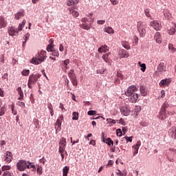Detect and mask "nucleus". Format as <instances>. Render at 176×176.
Listing matches in <instances>:
<instances>
[{"label":"nucleus","instance_id":"obj_42","mask_svg":"<svg viewBox=\"0 0 176 176\" xmlns=\"http://www.w3.org/2000/svg\"><path fill=\"white\" fill-rule=\"evenodd\" d=\"M65 151V146H59V153H64Z\"/></svg>","mask_w":176,"mask_h":176},{"label":"nucleus","instance_id":"obj_19","mask_svg":"<svg viewBox=\"0 0 176 176\" xmlns=\"http://www.w3.org/2000/svg\"><path fill=\"white\" fill-rule=\"evenodd\" d=\"M171 80H170V79L166 78V79L162 80L160 82V86H168Z\"/></svg>","mask_w":176,"mask_h":176},{"label":"nucleus","instance_id":"obj_27","mask_svg":"<svg viewBox=\"0 0 176 176\" xmlns=\"http://www.w3.org/2000/svg\"><path fill=\"white\" fill-rule=\"evenodd\" d=\"M116 174L119 176H126L127 175V172L126 170L121 171L120 170H117Z\"/></svg>","mask_w":176,"mask_h":176},{"label":"nucleus","instance_id":"obj_46","mask_svg":"<svg viewBox=\"0 0 176 176\" xmlns=\"http://www.w3.org/2000/svg\"><path fill=\"white\" fill-rule=\"evenodd\" d=\"M70 12H72V16H74V17H78V16H79V12L76 11L70 10Z\"/></svg>","mask_w":176,"mask_h":176},{"label":"nucleus","instance_id":"obj_34","mask_svg":"<svg viewBox=\"0 0 176 176\" xmlns=\"http://www.w3.org/2000/svg\"><path fill=\"white\" fill-rule=\"evenodd\" d=\"M12 168V166L9 165H4L1 167V170L2 171H8V170H10Z\"/></svg>","mask_w":176,"mask_h":176},{"label":"nucleus","instance_id":"obj_54","mask_svg":"<svg viewBox=\"0 0 176 176\" xmlns=\"http://www.w3.org/2000/svg\"><path fill=\"white\" fill-rule=\"evenodd\" d=\"M97 23H98V24H99L100 25H102L103 24H105V21H104V20H100V21H98Z\"/></svg>","mask_w":176,"mask_h":176},{"label":"nucleus","instance_id":"obj_50","mask_svg":"<svg viewBox=\"0 0 176 176\" xmlns=\"http://www.w3.org/2000/svg\"><path fill=\"white\" fill-rule=\"evenodd\" d=\"M125 140H126V141H127V142H133V136H131V137H127V136H126V137H125Z\"/></svg>","mask_w":176,"mask_h":176},{"label":"nucleus","instance_id":"obj_55","mask_svg":"<svg viewBox=\"0 0 176 176\" xmlns=\"http://www.w3.org/2000/svg\"><path fill=\"white\" fill-rule=\"evenodd\" d=\"M59 107L62 109L63 112H64V111H67V109H65V108L64 107L63 103H60Z\"/></svg>","mask_w":176,"mask_h":176},{"label":"nucleus","instance_id":"obj_49","mask_svg":"<svg viewBox=\"0 0 176 176\" xmlns=\"http://www.w3.org/2000/svg\"><path fill=\"white\" fill-rule=\"evenodd\" d=\"M168 49L170 50H172L173 53H174L175 52V48H174V47L173 46V44L168 45Z\"/></svg>","mask_w":176,"mask_h":176},{"label":"nucleus","instance_id":"obj_62","mask_svg":"<svg viewBox=\"0 0 176 176\" xmlns=\"http://www.w3.org/2000/svg\"><path fill=\"white\" fill-rule=\"evenodd\" d=\"M122 131L124 133V135L126 134V133H127V128L125 126L122 127Z\"/></svg>","mask_w":176,"mask_h":176},{"label":"nucleus","instance_id":"obj_51","mask_svg":"<svg viewBox=\"0 0 176 176\" xmlns=\"http://www.w3.org/2000/svg\"><path fill=\"white\" fill-rule=\"evenodd\" d=\"M122 46L123 47H124V49H126L127 50H129V49H131L130 46L127 43L122 44Z\"/></svg>","mask_w":176,"mask_h":176},{"label":"nucleus","instance_id":"obj_61","mask_svg":"<svg viewBox=\"0 0 176 176\" xmlns=\"http://www.w3.org/2000/svg\"><path fill=\"white\" fill-rule=\"evenodd\" d=\"M107 166H113V162L112 160H109Z\"/></svg>","mask_w":176,"mask_h":176},{"label":"nucleus","instance_id":"obj_44","mask_svg":"<svg viewBox=\"0 0 176 176\" xmlns=\"http://www.w3.org/2000/svg\"><path fill=\"white\" fill-rule=\"evenodd\" d=\"M116 133H117L118 137H122V135L123 134V132H122V129H118L116 130Z\"/></svg>","mask_w":176,"mask_h":176},{"label":"nucleus","instance_id":"obj_43","mask_svg":"<svg viewBox=\"0 0 176 176\" xmlns=\"http://www.w3.org/2000/svg\"><path fill=\"white\" fill-rule=\"evenodd\" d=\"M68 64H69V59H66L63 61V65L65 67L66 69H68V67H67Z\"/></svg>","mask_w":176,"mask_h":176},{"label":"nucleus","instance_id":"obj_37","mask_svg":"<svg viewBox=\"0 0 176 176\" xmlns=\"http://www.w3.org/2000/svg\"><path fill=\"white\" fill-rule=\"evenodd\" d=\"M106 144H107L109 146H111V145H113V141H112L111 138H108L106 139Z\"/></svg>","mask_w":176,"mask_h":176},{"label":"nucleus","instance_id":"obj_5","mask_svg":"<svg viewBox=\"0 0 176 176\" xmlns=\"http://www.w3.org/2000/svg\"><path fill=\"white\" fill-rule=\"evenodd\" d=\"M168 108V103L165 102L160 110L158 118L160 119V120H164V119L167 118V113L166 112V109Z\"/></svg>","mask_w":176,"mask_h":176},{"label":"nucleus","instance_id":"obj_29","mask_svg":"<svg viewBox=\"0 0 176 176\" xmlns=\"http://www.w3.org/2000/svg\"><path fill=\"white\" fill-rule=\"evenodd\" d=\"M138 64L141 67L140 70L142 72H145V70L146 69V65H145V63H141V62H138Z\"/></svg>","mask_w":176,"mask_h":176},{"label":"nucleus","instance_id":"obj_40","mask_svg":"<svg viewBox=\"0 0 176 176\" xmlns=\"http://www.w3.org/2000/svg\"><path fill=\"white\" fill-rule=\"evenodd\" d=\"M97 113L96 111L90 110L87 112V115L89 116H93L94 115H96Z\"/></svg>","mask_w":176,"mask_h":176},{"label":"nucleus","instance_id":"obj_6","mask_svg":"<svg viewBox=\"0 0 176 176\" xmlns=\"http://www.w3.org/2000/svg\"><path fill=\"white\" fill-rule=\"evenodd\" d=\"M30 162L25 160H19L16 164V168L19 171H25L26 168H30Z\"/></svg>","mask_w":176,"mask_h":176},{"label":"nucleus","instance_id":"obj_35","mask_svg":"<svg viewBox=\"0 0 176 176\" xmlns=\"http://www.w3.org/2000/svg\"><path fill=\"white\" fill-rule=\"evenodd\" d=\"M5 112H6V108L3 106L0 108V116H3V115H5Z\"/></svg>","mask_w":176,"mask_h":176},{"label":"nucleus","instance_id":"obj_58","mask_svg":"<svg viewBox=\"0 0 176 176\" xmlns=\"http://www.w3.org/2000/svg\"><path fill=\"white\" fill-rule=\"evenodd\" d=\"M59 50H60V52H63L64 51V46L63 45V44H60Z\"/></svg>","mask_w":176,"mask_h":176},{"label":"nucleus","instance_id":"obj_12","mask_svg":"<svg viewBox=\"0 0 176 176\" xmlns=\"http://www.w3.org/2000/svg\"><path fill=\"white\" fill-rule=\"evenodd\" d=\"M12 160H13V155L12 154L11 152L7 151L6 154L5 155L4 162H6V163H8L9 164Z\"/></svg>","mask_w":176,"mask_h":176},{"label":"nucleus","instance_id":"obj_23","mask_svg":"<svg viewBox=\"0 0 176 176\" xmlns=\"http://www.w3.org/2000/svg\"><path fill=\"white\" fill-rule=\"evenodd\" d=\"M59 146H67V140L65 138H62L59 140Z\"/></svg>","mask_w":176,"mask_h":176},{"label":"nucleus","instance_id":"obj_22","mask_svg":"<svg viewBox=\"0 0 176 176\" xmlns=\"http://www.w3.org/2000/svg\"><path fill=\"white\" fill-rule=\"evenodd\" d=\"M140 93L142 96H145L146 94H148V91L146 90V88L144 85L140 86Z\"/></svg>","mask_w":176,"mask_h":176},{"label":"nucleus","instance_id":"obj_36","mask_svg":"<svg viewBox=\"0 0 176 176\" xmlns=\"http://www.w3.org/2000/svg\"><path fill=\"white\" fill-rule=\"evenodd\" d=\"M21 74L23 76H28V75H30V69H23Z\"/></svg>","mask_w":176,"mask_h":176},{"label":"nucleus","instance_id":"obj_39","mask_svg":"<svg viewBox=\"0 0 176 176\" xmlns=\"http://www.w3.org/2000/svg\"><path fill=\"white\" fill-rule=\"evenodd\" d=\"M10 108L12 109L13 115H17V111L14 110V104H11Z\"/></svg>","mask_w":176,"mask_h":176},{"label":"nucleus","instance_id":"obj_2","mask_svg":"<svg viewBox=\"0 0 176 176\" xmlns=\"http://www.w3.org/2000/svg\"><path fill=\"white\" fill-rule=\"evenodd\" d=\"M90 21H89V19L87 18H82L81 19L82 23H84L80 25L81 28H83V30H86L87 31H89L90 28H91V24L94 23V18L93 17V14H89V16Z\"/></svg>","mask_w":176,"mask_h":176},{"label":"nucleus","instance_id":"obj_3","mask_svg":"<svg viewBox=\"0 0 176 176\" xmlns=\"http://www.w3.org/2000/svg\"><path fill=\"white\" fill-rule=\"evenodd\" d=\"M46 59V51H41L40 53H38L36 58H33L31 60L32 64L34 65H38L41 64L43 61H45Z\"/></svg>","mask_w":176,"mask_h":176},{"label":"nucleus","instance_id":"obj_21","mask_svg":"<svg viewBox=\"0 0 176 176\" xmlns=\"http://www.w3.org/2000/svg\"><path fill=\"white\" fill-rule=\"evenodd\" d=\"M18 94L19 95V97L18 98V100H23L24 98V92H23V90H21V87H19L17 88Z\"/></svg>","mask_w":176,"mask_h":176},{"label":"nucleus","instance_id":"obj_16","mask_svg":"<svg viewBox=\"0 0 176 176\" xmlns=\"http://www.w3.org/2000/svg\"><path fill=\"white\" fill-rule=\"evenodd\" d=\"M157 72H166V65H164V63L161 62L157 69Z\"/></svg>","mask_w":176,"mask_h":176},{"label":"nucleus","instance_id":"obj_59","mask_svg":"<svg viewBox=\"0 0 176 176\" xmlns=\"http://www.w3.org/2000/svg\"><path fill=\"white\" fill-rule=\"evenodd\" d=\"M53 54L52 55L54 56L55 57H58L59 54H58V52H56V51H53Z\"/></svg>","mask_w":176,"mask_h":176},{"label":"nucleus","instance_id":"obj_30","mask_svg":"<svg viewBox=\"0 0 176 176\" xmlns=\"http://www.w3.org/2000/svg\"><path fill=\"white\" fill-rule=\"evenodd\" d=\"M72 120H78V119H79V113L78 112L74 111L72 113Z\"/></svg>","mask_w":176,"mask_h":176},{"label":"nucleus","instance_id":"obj_4","mask_svg":"<svg viewBox=\"0 0 176 176\" xmlns=\"http://www.w3.org/2000/svg\"><path fill=\"white\" fill-rule=\"evenodd\" d=\"M137 31L141 38H144L146 34V24L142 21H139L137 23Z\"/></svg>","mask_w":176,"mask_h":176},{"label":"nucleus","instance_id":"obj_26","mask_svg":"<svg viewBox=\"0 0 176 176\" xmlns=\"http://www.w3.org/2000/svg\"><path fill=\"white\" fill-rule=\"evenodd\" d=\"M25 25V19H23L22 23L19 25L17 31H23V28Z\"/></svg>","mask_w":176,"mask_h":176},{"label":"nucleus","instance_id":"obj_64","mask_svg":"<svg viewBox=\"0 0 176 176\" xmlns=\"http://www.w3.org/2000/svg\"><path fill=\"white\" fill-rule=\"evenodd\" d=\"M96 74H104V70H102V69H98L96 71Z\"/></svg>","mask_w":176,"mask_h":176},{"label":"nucleus","instance_id":"obj_9","mask_svg":"<svg viewBox=\"0 0 176 176\" xmlns=\"http://www.w3.org/2000/svg\"><path fill=\"white\" fill-rule=\"evenodd\" d=\"M8 32L10 36H17L19 35V30L13 26L8 27Z\"/></svg>","mask_w":176,"mask_h":176},{"label":"nucleus","instance_id":"obj_52","mask_svg":"<svg viewBox=\"0 0 176 176\" xmlns=\"http://www.w3.org/2000/svg\"><path fill=\"white\" fill-rule=\"evenodd\" d=\"M119 123H120V124H122V126H126V122H124V120H123V118H120V119Z\"/></svg>","mask_w":176,"mask_h":176},{"label":"nucleus","instance_id":"obj_47","mask_svg":"<svg viewBox=\"0 0 176 176\" xmlns=\"http://www.w3.org/2000/svg\"><path fill=\"white\" fill-rule=\"evenodd\" d=\"M34 124H36V129H40L41 126L39 125V120L35 119L34 120Z\"/></svg>","mask_w":176,"mask_h":176},{"label":"nucleus","instance_id":"obj_53","mask_svg":"<svg viewBox=\"0 0 176 176\" xmlns=\"http://www.w3.org/2000/svg\"><path fill=\"white\" fill-rule=\"evenodd\" d=\"M110 1L111 2L112 5H118L119 3V1H118L117 0H110Z\"/></svg>","mask_w":176,"mask_h":176},{"label":"nucleus","instance_id":"obj_18","mask_svg":"<svg viewBox=\"0 0 176 176\" xmlns=\"http://www.w3.org/2000/svg\"><path fill=\"white\" fill-rule=\"evenodd\" d=\"M25 14L24 10H21L14 14L16 20H20Z\"/></svg>","mask_w":176,"mask_h":176},{"label":"nucleus","instance_id":"obj_8","mask_svg":"<svg viewBox=\"0 0 176 176\" xmlns=\"http://www.w3.org/2000/svg\"><path fill=\"white\" fill-rule=\"evenodd\" d=\"M67 75L73 86H75L76 87V86H78V80L76 79V74H75V72L74 71V69H70L68 72Z\"/></svg>","mask_w":176,"mask_h":176},{"label":"nucleus","instance_id":"obj_10","mask_svg":"<svg viewBox=\"0 0 176 176\" xmlns=\"http://www.w3.org/2000/svg\"><path fill=\"white\" fill-rule=\"evenodd\" d=\"M64 119V117L63 116H60L57 119L56 123H55V129L56 131H61V123H63V120Z\"/></svg>","mask_w":176,"mask_h":176},{"label":"nucleus","instance_id":"obj_11","mask_svg":"<svg viewBox=\"0 0 176 176\" xmlns=\"http://www.w3.org/2000/svg\"><path fill=\"white\" fill-rule=\"evenodd\" d=\"M150 25L151 27H153V28L155 31H160V28H162V24L160 23V21H151L150 23Z\"/></svg>","mask_w":176,"mask_h":176},{"label":"nucleus","instance_id":"obj_15","mask_svg":"<svg viewBox=\"0 0 176 176\" xmlns=\"http://www.w3.org/2000/svg\"><path fill=\"white\" fill-rule=\"evenodd\" d=\"M50 44L47 46V50L48 52H54V41L52 38H50L49 41Z\"/></svg>","mask_w":176,"mask_h":176},{"label":"nucleus","instance_id":"obj_14","mask_svg":"<svg viewBox=\"0 0 176 176\" xmlns=\"http://www.w3.org/2000/svg\"><path fill=\"white\" fill-rule=\"evenodd\" d=\"M122 115L124 116H129L130 115V109L126 107H122L120 108Z\"/></svg>","mask_w":176,"mask_h":176},{"label":"nucleus","instance_id":"obj_48","mask_svg":"<svg viewBox=\"0 0 176 176\" xmlns=\"http://www.w3.org/2000/svg\"><path fill=\"white\" fill-rule=\"evenodd\" d=\"M16 105H19V107H25V103H24L23 102L19 101V102H17Z\"/></svg>","mask_w":176,"mask_h":176},{"label":"nucleus","instance_id":"obj_33","mask_svg":"<svg viewBox=\"0 0 176 176\" xmlns=\"http://www.w3.org/2000/svg\"><path fill=\"white\" fill-rule=\"evenodd\" d=\"M140 146H141V142L138 141L135 145L133 146V148L135 151H138L140 149Z\"/></svg>","mask_w":176,"mask_h":176},{"label":"nucleus","instance_id":"obj_31","mask_svg":"<svg viewBox=\"0 0 176 176\" xmlns=\"http://www.w3.org/2000/svg\"><path fill=\"white\" fill-rule=\"evenodd\" d=\"M109 54H111V53H107L102 56V58H103V60H104V61H105V63H109V59H108V57H109Z\"/></svg>","mask_w":176,"mask_h":176},{"label":"nucleus","instance_id":"obj_41","mask_svg":"<svg viewBox=\"0 0 176 176\" xmlns=\"http://www.w3.org/2000/svg\"><path fill=\"white\" fill-rule=\"evenodd\" d=\"M144 14L146 16V17H148V18H151V13H150V11H149V9H146L144 10Z\"/></svg>","mask_w":176,"mask_h":176},{"label":"nucleus","instance_id":"obj_56","mask_svg":"<svg viewBox=\"0 0 176 176\" xmlns=\"http://www.w3.org/2000/svg\"><path fill=\"white\" fill-rule=\"evenodd\" d=\"M29 168H32V171H35V170H36L35 166L31 164H29Z\"/></svg>","mask_w":176,"mask_h":176},{"label":"nucleus","instance_id":"obj_57","mask_svg":"<svg viewBox=\"0 0 176 176\" xmlns=\"http://www.w3.org/2000/svg\"><path fill=\"white\" fill-rule=\"evenodd\" d=\"M37 173L41 175V174H42V168L41 167H38L37 168Z\"/></svg>","mask_w":176,"mask_h":176},{"label":"nucleus","instance_id":"obj_60","mask_svg":"<svg viewBox=\"0 0 176 176\" xmlns=\"http://www.w3.org/2000/svg\"><path fill=\"white\" fill-rule=\"evenodd\" d=\"M79 143V139H78L76 141L75 140H72V145H75V144H78Z\"/></svg>","mask_w":176,"mask_h":176},{"label":"nucleus","instance_id":"obj_32","mask_svg":"<svg viewBox=\"0 0 176 176\" xmlns=\"http://www.w3.org/2000/svg\"><path fill=\"white\" fill-rule=\"evenodd\" d=\"M23 39H25V41L23 42V46H24V45H25V43H27V41H28V39H30V33H27L23 36Z\"/></svg>","mask_w":176,"mask_h":176},{"label":"nucleus","instance_id":"obj_28","mask_svg":"<svg viewBox=\"0 0 176 176\" xmlns=\"http://www.w3.org/2000/svg\"><path fill=\"white\" fill-rule=\"evenodd\" d=\"M104 32L107 34H115V31H113V29L111 27L104 28Z\"/></svg>","mask_w":176,"mask_h":176},{"label":"nucleus","instance_id":"obj_25","mask_svg":"<svg viewBox=\"0 0 176 176\" xmlns=\"http://www.w3.org/2000/svg\"><path fill=\"white\" fill-rule=\"evenodd\" d=\"M69 172V167L68 166H65L63 168V176H67L68 175V173Z\"/></svg>","mask_w":176,"mask_h":176},{"label":"nucleus","instance_id":"obj_45","mask_svg":"<svg viewBox=\"0 0 176 176\" xmlns=\"http://www.w3.org/2000/svg\"><path fill=\"white\" fill-rule=\"evenodd\" d=\"M108 123H111L113 124H116V121L115 120H112L111 118H107V119Z\"/></svg>","mask_w":176,"mask_h":176},{"label":"nucleus","instance_id":"obj_13","mask_svg":"<svg viewBox=\"0 0 176 176\" xmlns=\"http://www.w3.org/2000/svg\"><path fill=\"white\" fill-rule=\"evenodd\" d=\"M176 32V24L171 23V25L168 27V33L169 35H174Z\"/></svg>","mask_w":176,"mask_h":176},{"label":"nucleus","instance_id":"obj_7","mask_svg":"<svg viewBox=\"0 0 176 176\" xmlns=\"http://www.w3.org/2000/svg\"><path fill=\"white\" fill-rule=\"evenodd\" d=\"M41 75L39 74H32L29 76V80L28 82V86L29 89H31L32 87V85H35V82H38V80L39 79V78H41Z\"/></svg>","mask_w":176,"mask_h":176},{"label":"nucleus","instance_id":"obj_1","mask_svg":"<svg viewBox=\"0 0 176 176\" xmlns=\"http://www.w3.org/2000/svg\"><path fill=\"white\" fill-rule=\"evenodd\" d=\"M136 91H138V89H137V87L132 85L126 89V91H125V95L127 97H129V102H132L133 104H135L137 101H138V94L135 93Z\"/></svg>","mask_w":176,"mask_h":176},{"label":"nucleus","instance_id":"obj_38","mask_svg":"<svg viewBox=\"0 0 176 176\" xmlns=\"http://www.w3.org/2000/svg\"><path fill=\"white\" fill-rule=\"evenodd\" d=\"M172 138L176 140V126L172 129Z\"/></svg>","mask_w":176,"mask_h":176},{"label":"nucleus","instance_id":"obj_24","mask_svg":"<svg viewBox=\"0 0 176 176\" xmlns=\"http://www.w3.org/2000/svg\"><path fill=\"white\" fill-rule=\"evenodd\" d=\"M79 3V0H69L67 3V6H72Z\"/></svg>","mask_w":176,"mask_h":176},{"label":"nucleus","instance_id":"obj_63","mask_svg":"<svg viewBox=\"0 0 176 176\" xmlns=\"http://www.w3.org/2000/svg\"><path fill=\"white\" fill-rule=\"evenodd\" d=\"M90 145H96V140H92L89 142Z\"/></svg>","mask_w":176,"mask_h":176},{"label":"nucleus","instance_id":"obj_20","mask_svg":"<svg viewBox=\"0 0 176 176\" xmlns=\"http://www.w3.org/2000/svg\"><path fill=\"white\" fill-rule=\"evenodd\" d=\"M109 50V47L107 45H104L98 48L99 53H107Z\"/></svg>","mask_w":176,"mask_h":176},{"label":"nucleus","instance_id":"obj_17","mask_svg":"<svg viewBox=\"0 0 176 176\" xmlns=\"http://www.w3.org/2000/svg\"><path fill=\"white\" fill-rule=\"evenodd\" d=\"M154 39L156 41L157 43H162V36L160 35V32H156L154 36Z\"/></svg>","mask_w":176,"mask_h":176}]
</instances>
